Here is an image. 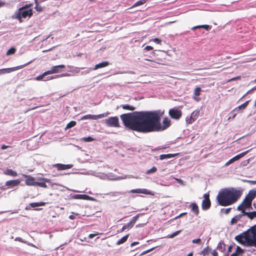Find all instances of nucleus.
<instances>
[{"label": "nucleus", "mask_w": 256, "mask_h": 256, "mask_svg": "<svg viewBox=\"0 0 256 256\" xmlns=\"http://www.w3.org/2000/svg\"><path fill=\"white\" fill-rule=\"evenodd\" d=\"M234 110L232 112H230V116L228 118V120H230L231 118L234 119L236 117V114L234 113Z\"/></svg>", "instance_id": "46"}, {"label": "nucleus", "mask_w": 256, "mask_h": 256, "mask_svg": "<svg viewBox=\"0 0 256 256\" xmlns=\"http://www.w3.org/2000/svg\"><path fill=\"white\" fill-rule=\"evenodd\" d=\"M178 154H163L160 156V160H163L164 159H167V158H174Z\"/></svg>", "instance_id": "23"}, {"label": "nucleus", "mask_w": 256, "mask_h": 256, "mask_svg": "<svg viewBox=\"0 0 256 256\" xmlns=\"http://www.w3.org/2000/svg\"><path fill=\"white\" fill-rule=\"evenodd\" d=\"M202 28H204L206 30H208L210 28V26L206 24L202 25Z\"/></svg>", "instance_id": "52"}, {"label": "nucleus", "mask_w": 256, "mask_h": 256, "mask_svg": "<svg viewBox=\"0 0 256 256\" xmlns=\"http://www.w3.org/2000/svg\"><path fill=\"white\" fill-rule=\"evenodd\" d=\"M189 207L191 208L192 212H194L196 216H198L199 214V209L198 205L196 203H192L189 206Z\"/></svg>", "instance_id": "17"}, {"label": "nucleus", "mask_w": 256, "mask_h": 256, "mask_svg": "<svg viewBox=\"0 0 256 256\" xmlns=\"http://www.w3.org/2000/svg\"><path fill=\"white\" fill-rule=\"evenodd\" d=\"M92 70H94L93 68H88L84 70V71L80 72V74L84 75V74H88Z\"/></svg>", "instance_id": "43"}, {"label": "nucleus", "mask_w": 256, "mask_h": 256, "mask_svg": "<svg viewBox=\"0 0 256 256\" xmlns=\"http://www.w3.org/2000/svg\"><path fill=\"white\" fill-rule=\"evenodd\" d=\"M186 214V212H183V213H182V214H180L178 216H176V217L175 218V219H177V218H180V216H184V215Z\"/></svg>", "instance_id": "63"}, {"label": "nucleus", "mask_w": 256, "mask_h": 256, "mask_svg": "<svg viewBox=\"0 0 256 256\" xmlns=\"http://www.w3.org/2000/svg\"><path fill=\"white\" fill-rule=\"evenodd\" d=\"M153 49V48L151 46H147L145 47L144 50L149 51L150 50H152Z\"/></svg>", "instance_id": "58"}, {"label": "nucleus", "mask_w": 256, "mask_h": 256, "mask_svg": "<svg viewBox=\"0 0 256 256\" xmlns=\"http://www.w3.org/2000/svg\"><path fill=\"white\" fill-rule=\"evenodd\" d=\"M201 91V88L200 87H197L194 89V96L193 98L197 101L199 100V98L196 96H199L200 95V92Z\"/></svg>", "instance_id": "24"}, {"label": "nucleus", "mask_w": 256, "mask_h": 256, "mask_svg": "<svg viewBox=\"0 0 256 256\" xmlns=\"http://www.w3.org/2000/svg\"><path fill=\"white\" fill-rule=\"evenodd\" d=\"M139 244V242H132V243L130 244V246H131L132 247L133 246H135V245H136V244Z\"/></svg>", "instance_id": "64"}, {"label": "nucleus", "mask_w": 256, "mask_h": 256, "mask_svg": "<svg viewBox=\"0 0 256 256\" xmlns=\"http://www.w3.org/2000/svg\"><path fill=\"white\" fill-rule=\"evenodd\" d=\"M226 245L222 241L220 242L216 247V249L221 252H224L225 250Z\"/></svg>", "instance_id": "27"}, {"label": "nucleus", "mask_w": 256, "mask_h": 256, "mask_svg": "<svg viewBox=\"0 0 256 256\" xmlns=\"http://www.w3.org/2000/svg\"><path fill=\"white\" fill-rule=\"evenodd\" d=\"M129 192L130 193H136V194H152V192L151 191L148 190L146 188H137L133 189L130 190Z\"/></svg>", "instance_id": "13"}, {"label": "nucleus", "mask_w": 256, "mask_h": 256, "mask_svg": "<svg viewBox=\"0 0 256 256\" xmlns=\"http://www.w3.org/2000/svg\"><path fill=\"white\" fill-rule=\"evenodd\" d=\"M168 114L172 118L178 120L182 116V112L178 108L174 107L169 110Z\"/></svg>", "instance_id": "6"}, {"label": "nucleus", "mask_w": 256, "mask_h": 256, "mask_svg": "<svg viewBox=\"0 0 256 256\" xmlns=\"http://www.w3.org/2000/svg\"><path fill=\"white\" fill-rule=\"evenodd\" d=\"M125 194L126 192H115L108 193L106 194V195L110 196H116L120 194L124 195Z\"/></svg>", "instance_id": "29"}, {"label": "nucleus", "mask_w": 256, "mask_h": 256, "mask_svg": "<svg viewBox=\"0 0 256 256\" xmlns=\"http://www.w3.org/2000/svg\"><path fill=\"white\" fill-rule=\"evenodd\" d=\"M120 106L124 110H134L136 109V108L132 106H130L129 104H122Z\"/></svg>", "instance_id": "30"}, {"label": "nucleus", "mask_w": 256, "mask_h": 256, "mask_svg": "<svg viewBox=\"0 0 256 256\" xmlns=\"http://www.w3.org/2000/svg\"><path fill=\"white\" fill-rule=\"evenodd\" d=\"M256 196V190H250L249 191L248 194L246 196V198L252 200Z\"/></svg>", "instance_id": "20"}, {"label": "nucleus", "mask_w": 256, "mask_h": 256, "mask_svg": "<svg viewBox=\"0 0 256 256\" xmlns=\"http://www.w3.org/2000/svg\"><path fill=\"white\" fill-rule=\"evenodd\" d=\"M32 62V61H30L24 64L13 67V68L0 69V75L4 74H5L10 73L12 72L20 69V68L24 67L25 66H27L28 64H30Z\"/></svg>", "instance_id": "9"}, {"label": "nucleus", "mask_w": 256, "mask_h": 256, "mask_svg": "<svg viewBox=\"0 0 256 256\" xmlns=\"http://www.w3.org/2000/svg\"><path fill=\"white\" fill-rule=\"evenodd\" d=\"M152 40L157 44H159L161 42V40L158 38H154Z\"/></svg>", "instance_id": "51"}, {"label": "nucleus", "mask_w": 256, "mask_h": 256, "mask_svg": "<svg viewBox=\"0 0 256 256\" xmlns=\"http://www.w3.org/2000/svg\"><path fill=\"white\" fill-rule=\"evenodd\" d=\"M65 68V66L64 64H60L56 66H52L50 70H48L44 73H43L42 74H40L37 77H36V79L37 80H44L46 81L50 80H52L54 78H57L62 77V76H70L72 74H68V73L62 74L60 75H56L54 76H46L48 74H55V73H58L61 72L60 70V68Z\"/></svg>", "instance_id": "4"}, {"label": "nucleus", "mask_w": 256, "mask_h": 256, "mask_svg": "<svg viewBox=\"0 0 256 256\" xmlns=\"http://www.w3.org/2000/svg\"><path fill=\"white\" fill-rule=\"evenodd\" d=\"M76 124V122L75 121H71L70 122H68L67 125L66 126V129L70 128H72Z\"/></svg>", "instance_id": "35"}, {"label": "nucleus", "mask_w": 256, "mask_h": 256, "mask_svg": "<svg viewBox=\"0 0 256 256\" xmlns=\"http://www.w3.org/2000/svg\"><path fill=\"white\" fill-rule=\"evenodd\" d=\"M74 198L76 199H80V200H91V197L90 196L86 194H75L74 196Z\"/></svg>", "instance_id": "18"}, {"label": "nucleus", "mask_w": 256, "mask_h": 256, "mask_svg": "<svg viewBox=\"0 0 256 256\" xmlns=\"http://www.w3.org/2000/svg\"><path fill=\"white\" fill-rule=\"evenodd\" d=\"M94 138L91 136L84 137L82 138V140L85 142H90L94 140Z\"/></svg>", "instance_id": "41"}, {"label": "nucleus", "mask_w": 256, "mask_h": 256, "mask_svg": "<svg viewBox=\"0 0 256 256\" xmlns=\"http://www.w3.org/2000/svg\"><path fill=\"white\" fill-rule=\"evenodd\" d=\"M242 194L240 190L234 188H224L218 192L216 200L218 205L226 206L234 204Z\"/></svg>", "instance_id": "2"}, {"label": "nucleus", "mask_w": 256, "mask_h": 256, "mask_svg": "<svg viewBox=\"0 0 256 256\" xmlns=\"http://www.w3.org/2000/svg\"><path fill=\"white\" fill-rule=\"evenodd\" d=\"M181 232V230H177L172 234H168L167 237L168 238H173L175 237L176 236H178L180 232Z\"/></svg>", "instance_id": "39"}, {"label": "nucleus", "mask_w": 256, "mask_h": 256, "mask_svg": "<svg viewBox=\"0 0 256 256\" xmlns=\"http://www.w3.org/2000/svg\"><path fill=\"white\" fill-rule=\"evenodd\" d=\"M106 124L110 127L118 128L120 126L119 120L118 116H112L105 120Z\"/></svg>", "instance_id": "7"}, {"label": "nucleus", "mask_w": 256, "mask_h": 256, "mask_svg": "<svg viewBox=\"0 0 256 256\" xmlns=\"http://www.w3.org/2000/svg\"><path fill=\"white\" fill-rule=\"evenodd\" d=\"M209 196L208 194H204L203 196L204 199L202 203V208L203 210H208L210 207L211 203Z\"/></svg>", "instance_id": "10"}, {"label": "nucleus", "mask_w": 256, "mask_h": 256, "mask_svg": "<svg viewBox=\"0 0 256 256\" xmlns=\"http://www.w3.org/2000/svg\"><path fill=\"white\" fill-rule=\"evenodd\" d=\"M140 215L141 214H138L136 216H134L132 220L129 222V223L133 226Z\"/></svg>", "instance_id": "34"}, {"label": "nucleus", "mask_w": 256, "mask_h": 256, "mask_svg": "<svg viewBox=\"0 0 256 256\" xmlns=\"http://www.w3.org/2000/svg\"><path fill=\"white\" fill-rule=\"evenodd\" d=\"M128 234H126V236H123L122 238H121L120 240H118L117 242H116V244L117 245H120V244H124V242H126L128 238Z\"/></svg>", "instance_id": "33"}, {"label": "nucleus", "mask_w": 256, "mask_h": 256, "mask_svg": "<svg viewBox=\"0 0 256 256\" xmlns=\"http://www.w3.org/2000/svg\"><path fill=\"white\" fill-rule=\"evenodd\" d=\"M246 209H243L241 212H242V214H239L238 215H240L241 216V218H242V216H248V212H246Z\"/></svg>", "instance_id": "48"}, {"label": "nucleus", "mask_w": 256, "mask_h": 256, "mask_svg": "<svg viewBox=\"0 0 256 256\" xmlns=\"http://www.w3.org/2000/svg\"><path fill=\"white\" fill-rule=\"evenodd\" d=\"M36 186H39L41 188H47V186L44 182H36Z\"/></svg>", "instance_id": "45"}, {"label": "nucleus", "mask_w": 256, "mask_h": 256, "mask_svg": "<svg viewBox=\"0 0 256 256\" xmlns=\"http://www.w3.org/2000/svg\"><path fill=\"white\" fill-rule=\"evenodd\" d=\"M249 100H247L242 104L239 106L234 109V111L238 112L240 110H244L248 105Z\"/></svg>", "instance_id": "26"}, {"label": "nucleus", "mask_w": 256, "mask_h": 256, "mask_svg": "<svg viewBox=\"0 0 256 256\" xmlns=\"http://www.w3.org/2000/svg\"><path fill=\"white\" fill-rule=\"evenodd\" d=\"M109 114H110V113L108 112H106L100 114L98 115L87 114V115H85V116H83L82 117L80 118V120H96L98 119L105 118V117L107 116Z\"/></svg>", "instance_id": "8"}, {"label": "nucleus", "mask_w": 256, "mask_h": 256, "mask_svg": "<svg viewBox=\"0 0 256 256\" xmlns=\"http://www.w3.org/2000/svg\"><path fill=\"white\" fill-rule=\"evenodd\" d=\"M30 7L31 4H26L14 12L12 18L18 20L20 22H22V18H30L32 15V11Z\"/></svg>", "instance_id": "5"}, {"label": "nucleus", "mask_w": 256, "mask_h": 256, "mask_svg": "<svg viewBox=\"0 0 256 256\" xmlns=\"http://www.w3.org/2000/svg\"><path fill=\"white\" fill-rule=\"evenodd\" d=\"M10 147V146H6V145H4V144H2L1 146V149L2 150H4L8 148H9Z\"/></svg>", "instance_id": "61"}, {"label": "nucleus", "mask_w": 256, "mask_h": 256, "mask_svg": "<svg viewBox=\"0 0 256 256\" xmlns=\"http://www.w3.org/2000/svg\"><path fill=\"white\" fill-rule=\"evenodd\" d=\"M236 252L238 254H241V253L243 252V250L239 246H237L236 249Z\"/></svg>", "instance_id": "50"}, {"label": "nucleus", "mask_w": 256, "mask_h": 256, "mask_svg": "<svg viewBox=\"0 0 256 256\" xmlns=\"http://www.w3.org/2000/svg\"><path fill=\"white\" fill-rule=\"evenodd\" d=\"M235 240L240 243L242 242V240H244V242L247 243L248 246H254L256 247V224L246 232L236 236Z\"/></svg>", "instance_id": "3"}, {"label": "nucleus", "mask_w": 256, "mask_h": 256, "mask_svg": "<svg viewBox=\"0 0 256 256\" xmlns=\"http://www.w3.org/2000/svg\"><path fill=\"white\" fill-rule=\"evenodd\" d=\"M210 252H211V248L208 246L201 252L200 254L206 256Z\"/></svg>", "instance_id": "32"}, {"label": "nucleus", "mask_w": 256, "mask_h": 256, "mask_svg": "<svg viewBox=\"0 0 256 256\" xmlns=\"http://www.w3.org/2000/svg\"><path fill=\"white\" fill-rule=\"evenodd\" d=\"M4 174L10 176L14 177L18 176L17 172L12 169L7 168L5 171H4Z\"/></svg>", "instance_id": "21"}, {"label": "nucleus", "mask_w": 256, "mask_h": 256, "mask_svg": "<svg viewBox=\"0 0 256 256\" xmlns=\"http://www.w3.org/2000/svg\"><path fill=\"white\" fill-rule=\"evenodd\" d=\"M164 112L154 111L134 112L120 116L124 124L130 129L142 133L162 132L171 125V120L168 117L160 122Z\"/></svg>", "instance_id": "1"}, {"label": "nucleus", "mask_w": 256, "mask_h": 256, "mask_svg": "<svg viewBox=\"0 0 256 256\" xmlns=\"http://www.w3.org/2000/svg\"><path fill=\"white\" fill-rule=\"evenodd\" d=\"M252 200H250L249 199H248V198H245L243 200L242 202V204L244 208L245 209H247V208L252 209Z\"/></svg>", "instance_id": "16"}, {"label": "nucleus", "mask_w": 256, "mask_h": 256, "mask_svg": "<svg viewBox=\"0 0 256 256\" xmlns=\"http://www.w3.org/2000/svg\"><path fill=\"white\" fill-rule=\"evenodd\" d=\"M22 176L26 178L25 180V184L28 186H36V182L35 181V178L31 176L22 174Z\"/></svg>", "instance_id": "12"}, {"label": "nucleus", "mask_w": 256, "mask_h": 256, "mask_svg": "<svg viewBox=\"0 0 256 256\" xmlns=\"http://www.w3.org/2000/svg\"><path fill=\"white\" fill-rule=\"evenodd\" d=\"M80 69H84V68H72V70H69L68 72H70V74H71L72 75L70 76H72L80 74Z\"/></svg>", "instance_id": "22"}, {"label": "nucleus", "mask_w": 256, "mask_h": 256, "mask_svg": "<svg viewBox=\"0 0 256 256\" xmlns=\"http://www.w3.org/2000/svg\"><path fill=\"white\" fill-rule=\"evenodd\" d=\"M145 60H148V61H150L151 62H152V65H150V66H152V67H156V64H157L156 62H153L150 60H148V59H146V58Z\"/></svg>", "instance_id": "54"}, {"label": "nucleus", "mask_w": 256, "mask_h": 256, "mask_svg": "<svg viewBox=\"0 0 256 256\" xmlns=\"http://www.w3.org/2000/svg\"><path fill=\"white\" fill-rule=\"evenodd\" d=\"M231 209L232 208H222L220 210V212L224 213L226 214H228L230 212Z\"/></svg>", "instance_id": "42"}, {"label": "nucleus", "mask_w": 256, "mask_h": 256, "mask_svg": "<svg viewBox=\"0 0 256 256\" xmlns=\"http://www.w3.org/2000/svg\"><path fill=\"white\" fill-rule=\"evenodd\" d=\"M199 115V111L194 110L190 114V116L186 118V120L187 124H192L198 118Z\"/></svg>", "instance_id": "11"}, {"label": "nucleus", "mask_w": 256, "mask_h": 256, "mask_svg": "<svg viewBox=\"0 0 256 256\" xmlns=\"http://www.w3.org/2000/svg\"><path fill=\"white\" fill-rule=\"evenodd\" d=\"M132 228V226L128 222L127 224L124 225L122 227V230H121L120 232H122V231L126 229L130 230Z\"/></svg>", "instance_id": "40"}, {"label": "nucleus", "mask_w": 256, "mask_h": 256, "mask_svg": "<svg viewBox=\"0 0 256 256\" xmlns=\"http://www.w3.org/2000/svg\"><path fill=\"white\" fill-rule=\"evenodd\" d=\"M20 182V180L19 179L14 180H8L6 182V185L10 188H12L14 186L18 185Z\"/></svg>", "instance_id": "15"}, {"label": "nucleus", "mask_w": 256, "mask_h": 256, "mask_svg": "<svg viewBox=\"0 0 256 256\" xmlns=\"http://www.w3.org/2000/svg\"><path fill=\"white\" fill-rule=\"evenodd\" d=\"M154 248H150V249H149V250H146V251H144V252H143L142 253V254H142V255L145 254H147L148 252H150L152 251V250H154Z\"/></svg>", "instance_id": "57"}, {"label": "nucleus", "mask_w": 256, "mask_h": 256, "mask_svg": "<svg viewBox=\"0 0 256 256\" xmlns=\"http://www.w3.org/2000/svg\"><path fill=\"white\" fill-rule=\"evenodd\" d=\"M46 203L44 202H32L30 204V206L31 208H35L40 206H44Z\"/></svg>", "instance_id": "31"}, {"label": "nucleus", "mask_w": 256, "mask_h": 256, "mask_svg": "<svg viewBox=\"0 0 256 256\" xmlns=\"http://www.w3.org/2000/svg\"><path fill=\"white\" fill-rule=\"evenodd\" d=\"M14 240L16 241H18L21 242L25 243L26 244V242L24 240L21 238L20 237H16L15 238Z\"/></svg>", "instance_id": "49"}, {"label": "nucleus", "mask_w": 256, "mask_h": 256, "mask_svg": "<svg viewBox=\"0 0 256 256\" xmlns=\"http://www.w3.org/2000/svg\"><path fill=\"white\" fill-rule=\"evenodd\" d=\"M39 179L44 180V182H50V180L48 179V178H40Z\"/></svg>", "instance_id": "56"}, {"label": "nucleus", "mask_w": 256, "mask_h": 256, "mask_svg": "<svg viewBox=\"0 0 256 256\" xmlns=\"http://www.w3.org/2000/svg\"><path fill=\"white\" fill-rule=\"evenodd\" d=\"M110 64V63L107 61H103L98 64L95 65L94 68V70H97L100 68H104L108 66Z\"/></svg>", "instance_id": "19"}, {"label": "nucleus", "mask_w": 256, "mask_h": 256, "mask_svg": "<svg viewBox=\"0 0 256 256\" xmlns=\"http://www.w3.org/2000/svg\"><path fill=\"white\" fill-rule=\"evenodd\" d=\"M248 217L250 219L252 220L254 218H256V212L254 211L252 212H248Z\"/></svg>", "instance_id": "38"}, {"label": "nucleus", "mask_w": 256, "mask_h": 256, "mask_svg": "<svg viewBox=\"0 0 256 256\" xmlns=\"http://www.w3.org/2000/svg\"><path fill=\"white\" fill-rule=\"evenodd\" d=\"M98 234H99L98 232H96V234H90L89 236H88V238H92L94 236H97Z\"/></svg>", "instance_id": "53"}, {"label": "nucleus", "mask_w": 256, "mask_h": 256, "mask_svg": "<svg viewBox=\"0 0 256 256\" xmlns=\"http://www.w3.org/2000/svg\"><path fill=\"white\" fill-rule=\"evenodd\" d=\"M192 242L193 244H200L202 243V240L200 238L194 239L192 240Z\"/></svg>", "instance_id": "47"}, {"label": "nucleus", "mask_w": 256, "mask_h": 256, "mask_svg": "<svg viewBox=\"0 0 256 256\" xmlns=\"http://www.w3.org/2000/svg\"><path fill=\"white\" fill-rule=\"evenodd\" d=\"M232 162H234V161L232 160V158H231L226 164L225 165L228 166L229 164H232Z\"/></svg>", "instance_id": "60"}, {"label": "nucleus", "mask_w": 256, "mask_h": 256, "mask_svg": "<svg viewBox=\"0 0 256 256\" xmlns=\"http://www.w3.org/2000/svg\"><path fill=\"white\" fill-rule=\"evenodd\" d=\"M241 218L240 215H236L234 218H232L230 220V224L232 225L236 224L238 221L240 220Z\"/></svg>", "instance_id": "28"}, {"label": "nucleus", "mask_w": 256, "mask_h": 256, "mask_svg": "<svg viewBox=\"0 0 256 256\" xmlns=\"http://www.w3.org/2000/svg\"><path fill=\"white\" fill-rule=\"evenodd\" d=\"M35 8L38 10V11H39V12H40L42 10V8L40 7V6H36V7H35Z\"/></svg>", "instance_id": "62"}, {"label": "nucleus", "mask_w": 256, "mask_h": 256, "mask_svg": "<svg viewBox=\"0 0 256 256\" xmlns=\"http://www.w3.org/2000/svg\"><path fill=\"white\" fill-rule=\"evenodd\" d=\"M157 170V168L156 166H153L152 168L146 171V174H151L154 173Z\"/></svg>", "instance_id": "36"}, {"label": "nucleus", "mask_w": 256, "mask_h": 256, "mask_svg": "<svg viewBox=\"0 0 256 256\" xmlns=\"http://www.w3.org/2000/svg\"><path fill=\"white\" fill-rule=\"evenodd\" d=\"M211 253L214 256H218V254L216 250H213L211 252Z\"/></svg>", "instance_id": "59"}, {"label": "nucleus", "mask_w": 256, "mask_h": 256, "mask_svg": "<svg viewBox=\"0 0 256 256\" xmlns=\"http://www.w3.org/2000/svg\"><path fill=\"white\" fill-rule=\"evenodd\" d=\"M146 2V0H140L137 2H136L132 6V8H135L136 6L142 5L144 4Z\"/></svg>", "instance_id": "37"}, {"label": "nucleus", "mask_w": 256, "mask_h": 256, "mask_svg": "<svg viewBox=\"0 0 256 256\" xmlns=\"http://www.w3.org/2000/svg\"><path fill=\"white\" fill-rule=\"evenodd\" d=\"M243 209H245V208H244V206H243L242 204H241L240 205H239V206H238V208H237V210H238L240 211V212H241Z\"/></svg>", "instance_id": "55"}, {"label": "nucleus", "mask_w": 256, "mask_h": 256, "mask_svg": "<svg viewBox=\"0 0 256 256\" xmlns=\"http://www.w3.org/2000/svg\"><path fill=\"white\" fill-rule=\"evenodd\" d=\"M248 152H249V150H248L242 152L236 156H234L232 158V160L234 162L236 160H240V158H242L244 156H245Z\"/></svg>", "instance_id": "25"}, {"label": "nucleus", "mask_w": 256, "mask_h": 256, "mask_svg": "<svg viewBox=\"0 0 256 256\" xmlns=\"http://www.w3.org/2000/svg\"><path fill=\"white\" fill-rule=\"evenodd\" d=\"M72 164H56L53 165V167L57 168L58 170H64L72 168Z\"/></svg>", "instance_id": "14"}, {"label": "nucleus", "mask_w": 256, "mask_h": 256, "mask_svg": "<svg viewBox=\"0 0 256 256\" xmlns=\"http://www.w3.org/2000/svg\"><path fill=\"white\" fill-rule=\"evenodd\" d=\"M15 52H16V49L14 48H11L10 49H9L7 51L6 54L7 56H10V54H14Z\"/></svg>", "instance_id": "44"}]
</instances>
